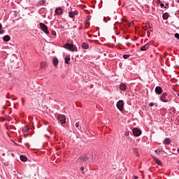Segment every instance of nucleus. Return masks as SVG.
<instances>
[{
	"label": "nucleus",
	"mask_w": 179,
	"mask_h": 179,
	"mask_svg": "<svg viewBox=\"0 0 179 179\" xmlns=\"http://www.w3.org/2000/svg\"><path fill=\"white\" fill-rule=\"evenodd\" d=\"M64 48L69 50V51H71V52H78V47L73 44V41H72L71 43H65L64 45Z\"/></svg>",
	"instance_id": "obj_1"
},
{
	"label": "nucleus",
	"mask_w": 179,
	"mask_h": 179,
	"mask_svg": "<svg viewBox=\"0 0 179 179\" xmlns=\"http://www.w3.org/2000/svg\"><path fill=\"white\" fill-rule=\"evenodd\" d=\"M39 26L42 30V31L45 34H50V31H48V27H47V25H45V24L44 23H40Z\"/></svg>",
	"instance_id": "obj_2"
},
{
	"label": "nucleus",
	"mask_w": 179,
	"mask_h": 179,
	"mask_svg": "<svg viewBox=\"0 0 179 179\" xmlns=\"http://www.w3.org/2000/svg\"><path fill=\"white\" fill-rule=\"evenodd\" d=\"M55 13L57 16H62L64 15V9L61 7H57L55 10Z\"/></svg>",
	"instance_id": "obj_3"
},
{
	"label": "nucleus",
	"mask_w": 179,
	"mask_h": 179,
	"mask_svg": "<svg viewBox=\"0 0 179 179\" xmlns=\"http://www.w3.org/2000/svg\"><path fill=\"white\" fill-rule=\"evenodd\" d=\"M116 106L120 111H124V101L123 100H120L117 103Z\"/></svg>",
	"instance_id": "obj_4"
},
{
	"label": "nucleus",
	"mask_w": 179,
	"mask_h": 179,
	"mask_svg": "<svg viewBox=\"0 0 179 179\" xmlns=\"http://www.w3.org/2000/svg\"><path fill=\"white\" fill-rule=\"evenodd\" d=\"M160 100L163 103H169V99H167V93L166 92H164L162 94V95L160 96Z\"/></svg>",
	"instance_id": "obj_5"
},
{
	"label": "nucleus",
	"mask_w": 179,
	"mask_h": 179,
	"mask_svg": "<svg viewBox=\"0 0 179 179\" xmlns=\"http://www.w3.org/2000/svg\"><path fill=\"white\" fill-rule=\"evenodd\" d=\"M57 120L61 124H65L66 122V118L64 115H59L57 116Z\"/></svg>",
	"instance_id": "obj_6"
},
{
	"label": "nucleus",
	"mask_w": 179,
	"mask_h": 179,
	"mask_svg": "<svg viewBox=\"0 0 179 179\" xmlns=\"http://www.w3.org/2000/svg\"><path fill=\"white\" fill-rule=\"evenodd\" d=\"M133 134L134 136H141L142 135V131L138 128L133 129Z\"/></svg>",
	"instance_id": "obj_7"
},
{
	"label": "nucleus",
	"mask_w": 179,
	"mask_h": 179,
	"mask_svg": "<svg viewBox=\"0 0 179 179\" xmlns=\"http://www.w3.org/2000/svg\"><path fill=\"white\" fill-rule=\"evenodd\" d=\"M77 15H78V10L71 11L69 13V17L73 19V17H75V16H77Z\"/></svg>",
	"instance_id": "obj_8"
},
{
	"label": "nucleus",
	"mask_w": 179,
	"mask_h": 179,
	"mask_svg": "<svg viewBox=\"0 0 179 179\" xmlns=\"http://www.w3.org/2000/svg\"><path fill=\"white\" fill-rule=\"evenodd\" d=\"M155 93L156 94H162L163 93V89L160 86H157L155 87Z\"/></svg>",
	"instance_id": "obj_9"
},
{
	"label": "nucleus",
	"mask_w": 179,
	"mask_h": 179,
	"mask_svg": "<svg viewBox=\"0 0 179 179\" xmlns=\"http://www.w3.org/2000/svg\"><path fill=\"white\" fill-rule=\"evenodd\" d=\"M78 159L81 162H87V160H89V157H87V155H83L80 157Z\"/></svg>",
	"instance_id": "obj_10"
},
{
	"label": "nucleus",
	"mask_w": 179,
	"mask_h": 179,
	"mask_svg": "<svg viewBox=\"0 0 179 179\" xmlns=\"http://www.w3.org/2000/svg\"><path fill=\"white\" fill-rule=\"evenodd\" d=\"M150 45L149 43L144 45L141 48V51H146L147 50L149 49Z\"/></svg>",
	"instance_id": "obj_11"
},
{
	"label": "nucleus",
	"mask_w": 179,
	"mask_h": 179,
	"mask_svg": "<svg viewBox=\"0 0 179 179\" xmlns=\"http://www.w3.org/2000/svg\"><path fill=\"white\" fill-rule=\"evenodd\" d=\"M120 90H122V92H125L127 90V85L124 83H121L120 85Z\"/></svg>",
	"instance_id": "obj_12"
},
{
	"label": "nucleus",
	"mask_w": 179,
	"mask_h": 179,
	"mask_svg": "<svg viewBox=\"0 0 179 179\" xmlns=\"http://www.w3.org/2000/svg\"><path fill=\"white\" fill-rule=\"evenodd\" d=\"M58 58L57 57H55L52 59V63H53V65L54 66H57V65H58Z\"/></svg>",
	"instance_id": "obj_13"
},
{
	"label": "nucleus",
	"mask_w": 179,
	"mask_h": 179,
	"mask_svg": "<svg viewBox=\"0 0 179 179\" xmlns=\"http://www.w3.org/2000/svg\"><path fill=\"white\" fill-rule=\"evenodd\" d=\"M38 5L40 6H43V5H45V0H40L38 2Z\"/></svg>",
	"instance_id": "obj_14"
},
{
	"label": "nucleus",
	"mask_w": 179,
	"mask_h": 179,
	"mask_svg": "<svg viewBox=\"0 0 179 179\" xmlns=\"http://www.w3.org/2000/svg\"><path fill=\"white\" fill-rule=\"evenodd\" d=\"M154 161L158 166H162V161L160 159H158L157 158H154Z\"/></svg>",
	"instance_id": "obj_15"
},
{
	"label": "nucleus",
	"mask_w": 179,
	"mask_h": 179,
	"mask_svg": "<svg viewBox=\"0 0 179 179\" xmlns=\"http://www.w3.org/2000/svg\"><path fill=\"white\" fill-rule=\"evenodd\" d=\"M82 47L84 50H87L89 48V44L86 43H83L82 44Z\"/></svg>",
	"instance_id": "obj_16"
},
{
	"label": "nucleus",
	"mask_w": 179,
	"mask_h": 179,
	"mask_svg": "<svg viewBox=\"0 0 179 179\" xmlns=\"http://www.w3.org/2000/svg\"><path fill=\"white\" fill-rule=\"evenodd\" d=\"M170 142H171L170 138H166L164 141V145H170Z\"/></svg>",
	"instance_id": "obj_17"
},
{
	"label": "nucleus",
	"mask_w": 179,
	"mask_h": 179,
	"mask_svg": "<svg viewBox=\"0 0 179 179\" xmlns=\"http://www.w3.org/2000/svg\"><path fill=\"white\" fill-rule=\"evenodd\" d=\"M162 17L164 20H167V19H169V13H165L162 15Z\"/></svg>",
	"instance_id": "obj_18"
},
{
	"label": "nucleus",
	"mask_w": 179,
	"mask_h": 179,
	"mask_svg": "<svg viewBox=\"0 0 179 179\" xmlns=\"http://www.w3.org/2000/svg\"><path fill=\"white\" fill-rule=\"evenodd\" d=\"M3 41H9V40H10V36H9L8 35H6L5 36H3Z\"/></svg>",
	"instance_id": "obj_19"
},
{
	"label": "nucleus",
	"mask_w": 179,
	"mask_h": 179,
	"mask_svg": "<svg viewBox=\"0 0 179 179\" xmlns=\"http://www.w3.org/2000/svg\"><path fill=\"white\" fill-rule=\"evenodd\" d=\"M20 159L22 162H27V157H24V155H21L20 157Z\"/></svg>",
	"instance_id": "obj_20"
},
{
	"label": "nucleus",
	"mask_w": 179,
	"mask_h": 179,
	"mask_svg": "<svg viewBox=\"0 0 179 179\" xmlns=\"http://www.w3.org/2000/svg\"><path fill=\"white\" fill-rule=\"evenodd\" d=\"M69 61H71V57H66V58H65V64H69Z\"/></svg>",
	"instance_id": "obj_21"
},
{
	"label": "nucleus",
	"mask_w": 179,
	"mask_h": 179,
	"mask_svg": "<svg viewBox=\"0 0 179 179\" xmlns=\"http://www.w3.org/2000/svg\"><path fill=\"white\" fill-rule=\"evenodd\" d=\"M5 33V31L2 29V24H0V34H3Z\"/></svg>",
	"instance_id": "obj_22"
},
{
	"label": "nucleus",
	"mask_w": 179,
	"mask_h": 179,
	"mask_svg": "<svg viewBox=\"0 0 179 179\" xmlns=\"http://www.w3.org/2000/svg\"><path fill=\"white\" fill-rule=\"evenodd\" d=\"M45 65H47V64L45 62H43L41 64V68H45Z\"/></svg>",
	"instance_id": "obj_23"
},
{
	"label": "nucleus",
	"mask_w": 179,
	"mask_h": 179,
	"mask_svg": "<svg viewBox=\"0 0 179 179\" xmlns=\"http://www.w3.org/2000/svg\"><path fill=\"white\" fill-rule=\"evenodd\" d=\"M130 57H131V55H123V58L124 59H128V58Z\"/></svg>",
	"instance_id": "obj_24"
},
{
	"label": "nucleus",
	"mask_w": 179,
	"mask_h": 179,
	"mask_svg": "<svg viewBox=\"0 0 179 179\" xmlns=\"http://www.w3.org/2000/svg\"><path fill=\"white\" fill-rule=\"evenodd\" d=\"M80 170L81 171H83V172H82V174H85V172H83V171L85 170V167H84V166H81V167L80 168Z\"/></svg>",
	"instance_id": "obj_25"
},
{
	"label": "nucleus",
	"mask_w": 179,
	"mask_h": 179,
	"mask_svg": "<svg viewBox=\"0 0 179 179\" xmlns=\"http://www.w3.org/2000/svg\"><path fill=\"white\" fill-rule=\"evenodd\" d=\"M175 37H176V38H177L178 40H179V34H178V33H176V34H175Z\"/></svg>",
	"instance_id": "obj_26"
},
{
	"label": "nucleus",
	"mask_w": 179,
	"mask_h": 179,
	"mask_svg": "<svg viewBox=\"0 0 179 179\" xmlns=\"http://www.w3.org/2000/svg\"><path fill=\"white\" fill-rule=\"evenodd\" d=\"M133 152L134 153H138V148H133Z\"/></svg>",
	"instance_id": "obj_27"
},
{
	"label": "nucleus",
	"mask_w": 179,
	"mask_h": 179,
	"mask_svg": "<svg viewBox=\"0 0 179 179\" xmlns=\"http://www.w3.org/2000/svg\"><path fill=\"white\" fill-rule=\"evenodd\" d=\"M124 135L125 136H129V131H125Z\"/></svg>",
	"instance_id": "obj_28"
},
{
	"label": "nucleus",
	"mask_w": 179,
	"mask_h": 179,
	"mask_svg": "<svg viewBox=\"0 0 179 179\" xmlns=\"http://www.w3.org/2000/svg\"><path fill=\"white\" fill-rule=\"evenodd\" d=\"M76 128H77V129H79V122L76 123Z\"/></svg>",
	"instance_id": "obj_29"
},
{
	"label": "nucleus",
	"mask_w": 179,
	"mask_h": 179,
	"mask_svg": "<svg viewBox=\"0 0 179 179\" xmlns=\"http://www.w3.org/2000/svg\"><path fill=\"white\" fill-rule=\"evenodd\" d=\"M155 152L156 155H160V151H159L158 150H155Z\"/></svg>",
	"instance_id": "obj_30"
},
{
	"label": "nucleus",
	"mask_w": 179,
	"mask_h": 179,
	"mask_svg": "<svg viewBox=\"0 0 179 179\" xmlns=\"http://www.w3.org/2000/svg\"><path fill=\"white\" fill-rule=\"evenodd\" d=\"M51 34H52V36L57 35V32H55V31H52Z\"/></svg>",
	"instance_id": "obj_31"
},
{
	"label": "nucleus",
	"mask_w": 179,
	"mask_h": 179,
	"mask_svg": "<svg viewBox=\"0 0 179 179\" xmlns=\"http://www.w3.org/2000/svg\"><path fill=\"white\" fill-rule=\"evenodd\" d=\"M155 104H156V103H153V102H151L149 103V106H150V107H153V106H155Z\"/></svg>",
	"instance_id": "obj_32"
},
{
	"label": "nucleus",
	"mask_w": 179,
	"mask_h": 179,
	"mask_svg": "<svg viewBox=\"0 0 179 179\" xmlns=\"http://www.w3.org/2000/svg\"><path fill=\"white\" fill-rule=\"evenodd\" d=\"M160 6H161L162 8H164V3H161Z\"/></svg>",
	"instance_id": "obj_33"
},
{
	"label": "nucleus",
	"mask_w": 179,
	"mask_h": 179,
	"mask_svg": "<svg viewBox=\"0 0 179 179\" xmlns=\"http://www.w3.org/2000/svg\"><path fill=\"white\" fill-rule=\"evenodd\" d=\"M133 178H134V179H138V176H133Z\"/></svg>",
	"instance_id": "obj_34"
},
{
	"label": "nucleus",
	"mask_w": 179,
	"mask_h": 179,
	"mask_svg": "<svg viewBox=\"0 0 179 179\" xmlns=\"http://www.w3.org/2000/svg\"><path fill=\"white\" fill-rule=\"evenodd\" d=\"M24 131H29V129H27V127H26L25 129H24Z\"/></svg>",
	"instance_id": "obj_35"
},
{
	"label": "nucleus",
	"mask_w": 179,
	"mask_h": 179,
	"mask_svg": "<svg viewBox=\"0 0 179 179\" xmlns=\"http://www.w3.org/2000/svg\"><path fill=\"white\" fill-rule=\"evenodd\" d=\"M177 152L179 153V148L177 150Z\"/></svg>",
	"instance_id": "obj_36"
},
{
	"label": "nucleus",
	"mask_w": 179,
	"mask_h": 179,
	"mask_svg": "<svg viewBox=\"0 0 179 179\" xmlns=\"http://www.w3.org/2000/svg\"><path fill=\"white\" fill-rule=\"evenodd\" d=\"M178 97L179 98V94H178Z\"/></svg>",
	"instance_id": "obj_37"
},
{
	"label": "nucleus",
	"mask_w": 179,
	"mask_h": 179,
	"mask_svg": "<svg viewBox=\"0 0 179 179\" xmlns=\"http://www.w3.org/2000/svg\"><path fill=\"white\" fill-rule=\"evenodd\" d=\"M178 2H179V0H178Z\"/></svg>",
	"instance_id": "obj_38"
}]
</instances>
